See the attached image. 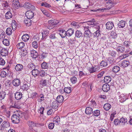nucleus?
I'll return each instance as SVG.
<instances>
[{
    "mask_svg": "<svg viewBox=\"0 0 132 132\" xmlns=\"http://www.w3.org/2000/svg\"><path fill=\"white\" fill-rule=\"evenodd\" d=\"M32 46L33 47L35 48H38V45L36 41L33 42L32 43Z\"/></svg>",
    "mask_w": 132,
    "mask_h": 132,
    "instance_id": "nucleus-57",
    "label": "nucleus"
},
{
    "mask_svg": "<svg viewBox=\"0 0 132 132\" xmlns=\"http://www.w3.org/2000/svg\"><path fill=\"white\" fill-rule=\"evenodd\" d=\"M8 54V51L7 49L3 48L1 51V55L3 56H5Z\"/></svg>",
    "mask_w": 132,
    "mask_h": 132,
    "instance_id": "nucleus-17",
    "label": "nucleus"
},
{
    "mask_svg": "<svg viewBox=\"0 0 132 132\" xmlns=\"http://www.w3.org/2000/svg\"><path fill=\"white\" fill-rule=\"evenodd\" d=\"M59 34L62 38H64L67 35L66 31L63 29H60L58 30Z\"/></svg>",
    "mask_w": 132,
    "mask_h": 132,
    "instance_id": "nucleus-9",
    "label": "nucleus"
},
{
    "mask_svg": "<svg viewBox=\"0 0 132 132\" xmlns=\"http://www.w3.org/2000/svg\"><path fill=\"white\" fill-rule=\"evenodd\" d=\"M12 5L14 8L18 9L20 6L18 0H13Z\"/></svg>",
    "mask_w": 132,
    "mask_h": 132,
    "instance_id": "nucleus-10",
    "label": "nucleus"
},
{
    "mask_svg": "<svg viewBox=\"0 0 132 132\" xmlns=\"http://www.w3.org/2000/svg\"><path fill=\"white\" fill-rule=\"evenodd\" d=\"M88 26H84L85 32L84 33V37L86 38H89L91 34V31L94 30L95 28L93 26H95L97 24L96 22L95 21L94 19H92L88 21L87 22Z\"/></svg>",
    "mask_w": 132,
    "mask_h": 132,
    "instance_id": "nucleus-1",
    "label": "nucleus"
},
{
    "mask_svg": "<svg viewBox=\"0 0 132 132\" xmlns=\"http://www.w3.org/2000/svg\"><path fill=\"white\" fill-rule=\"evenodd\" d=\"M120 93L119 92L117 93V94L119 95V99H120V102H122L125 101L127 98L126 97V96H125V95L123 93L121 94L120 95Z\"/></svg>",
    "mask_w": 132,
    "mask_h": 132,
    "instance_id": "nucleus-7",
    "label": "nucleus"
},
{
    "mask_svg": "<svg viewBox=\"0 0 132 132\" xmlns=\"http://www.w3.org/2000/svg\"><path fill=\"white\" fill-rule=\"evenodd\" d=\"M113 3V2H112L110 1H109V2H107V4H106V8H104L102 9H101L100 10L102 11H108L109 10L111 9L112 7V4Z\"/></svg>",
    "mask_w": 132,
    "mask_h": 132,
    "instance_id": "nucleus-5",
    "label": "nucleus"
},
{
    "mask_svg": "<svg viewBox=\"0 0 132 132\" xmlns=\"http://www.w3.org/2000/svg\"><path fill=\"white\" fill-rule=\"evenodd\" d=\"M9 0H3V2L2 3V6L4 7H8L9 6V4L8 2Z\"/></svg>",
    "mask_w": 132,
    "mask_h": 132,
    "instance_id": "nucleus-23",
    "label": "nucleus"
},
{
    "mask_svg": "<svg viewBox=\"0 0 132 132\" xmlns=\"http://www.w3.org/2000/svg\"><path fill=\"white\" fill-rule=\"evenodd\" d=\"M12 31L11 28H8L6 29V33L7 35H10L12 34Z\"/></svg>",
    "mask_w": 132,
    "mask_h": 132,
    "instance_id": "nucleus-43",
    "label": "nucleus"
},
{
    "mask_svg": "<svg viewBox=\"0 0 132 132\" xmlns=\"http://www.w3.org/2000/svg\"><path fill=\"white\" fill-rule=\"evenodd\" d=\"M31 54L32 57L34 58H36L38 55V53L35 51H31Z\"/></svg>",
    "mask_w": 132,
    "mask_h": 132,
    "instance_id": "nucleus-39",
    "label": "nucleus"
},
{
    "mask_svg": "<svg viewBox=\"0 0 132 132\" xmlns=\"http://www.w3.org/2000/svg\"><path fill=\"white\" fill-rule=\"evenodd\" d=\"M71 88L70 87H65L64 88V91L67 94H69L71 92Z\"/></svg>",
    "mask_w": 132,
    "mask_h": 132,
    "instance_id": "nucleus-40",
    "label": "nucleus"
},
{
    "mask_svg": "<svg viewBox=\"0 0 132 132\" xmlns=\"http://www.w3.org/2000/svg\"><path fill=\"white\" fill-rule=\"evenodd\" d=\"M27 123L30 127L37 126L38 124L37 123H35L32 121H28L27 122Z\"/></svg>",
    "mask_w": 132,
    "mask_h": 132,
    "instance_id": "nucleus-31",
    "label": "nucleus"
},
{
    "mask_svg": "<svg viewBox=\"0 0 132 132\" xmlns=\"http://www.w3.org/2000/svg\"><path fill=\"white\" fill-rule=\"evenodd\" d=\"M130 64L129 62L127 60H123L121 63V65L123 67L128 66Z\"/></svg>",
    "mask_w": 132,
    "mask_h": 132,
    "instance_id": "nucleus-16",
    "label": "nucleus"
},
{
    "mask_svg": "<svg viewBox=\"0 0 132 132\" xmlns=\"http://www.w3.org/2000/svg\"><path fill=\"white\" fill-rule=\"evenodd\" d=\"M71 80L72 83L74 84L76 82L77 80V78L75 77H73L71 78Z\"/></svg>",
    "mask_w": 132,
    "mask_h": 132,
    "instance_id": "nucleus-60",
    "label": "nucleus"
},
{
    "mask_svg": "<svg viewBox=\"0 0 132 132\" xmlns=\"http://www.w3.org/2000/svg\"><path fill=\"white\" fill-rule=\"evenodd\" d=\"M23 7L24 8L27 10H34L35 9V6L29 2H25L24 5Z\"/></svg>",
    "mask_w": 132,
    "mask_h": 132,
    "instance_id": "nucleus-4",
    "label": "nucleus"
},
{
    "mask_svg": "<svg viewBox=\"0 0 132 132\" xmlns=\"http://www.w3.org/2000/svg\"><path fill=\"white\" fill-rule=\"evenodd\" d=\"M31 21L30 19H25L24 20V22L26 25L28 26H29L31 25Z\"/></svg>",
    "mask_w": 132,
    "mask_h": 132,
    "instance_id": "nucleus-32",
    "label": "nucleus"
},
{
    "mask_svg": "<svg viewBox=\"0 0 132 132\" xmlns=\"http://www.w3.org/2000/svg\"><path fill=\"white\" fill-rule=\"evenodd\" d=\"M2 42L3 44L6 46H8L9 45V41L7 39H4Z\"/></svg>",
    "mask_w": 132,
    "mask_h": 132,
    "instance_id": "nucleus-46",
    "label": "nucleus"
},
{
    "mask_svg": "<svg viewBox=\"0 0 132 132\" xmlns=\"http://www.w3.org/2000/svg\"><path fill=\"white\" fill-rule=\"evenodd\" d=\"M2 127L4 128H7L10 126L9 123L8 121H5L2 124Z\"/></svg>",
    "mask_w": 132,
    "mask_h": 132,
    "instance_id": "nucleus-30",
    "label": "nucleus"
},
{
    "mask_svg": "<svg viewBox=\"0 0 132 132\" xmlns=\"http://www.w3.org/2000/svg\"><path fill=\"white\" fill-rule=\"evenodd\" d=\"M111 36L113 38H116L117 37V35L116 33L113 31H112L111 33Z\"/></svg>",
    "mask_w": 132,
    "mask_h": 132,
    "instance_id": "nucleus-53",
    "label": "nucleus"
},
{
    "mask_svg": "<svg viewBox=\"0 0 132 132\" xmlns=\"http://www.w3.org/2000/svg\"><path fill=\"white\" fill-rule=\"evenodd\" d=\"M58 96L56 97V101L53 102L52 104V108L54 109H56L58 108Z\"/></svg>",
    "mask_w": 132,
    "mask_h": 132,
    "instance_id": "nucleus-26",
    "label": "nucleus"
},
{
    "mask_svg": "<svg viewBox=\"0 0 132 132\" xmlns=\"http://www.w3.org/2000/svg\"><path fill=\"white\" fill-rule=\"evenodd\" d=\"M108 38L107 36L106 37L104 36L101 38L100 42L101 43H103V44H104L108 42Z\"/></svg>",
    "mask_w": 132,
    "mask_h": 132,
    "instance_id": "nucleus-28",
    "label": "nucleus"
},
{
    "mask_svg": "<svg viewBox=\"0 0 132 132\" xmlns=\"http://www.w3.org/2000/svg\"><path fill=\"white\" fill-rule=\"evenodd\" d=\"M48 54V53H47L43 52L41 55L40 59L43 60L45 59L47 56Z\"/></svg>",
    "mask_w": 132,
    "mask_h": 132,
    "instance_id": "nucleus-49",
    "label": "nucleus"
},
{
    "mask_svg": "<svg viewBox=\"0 0 132 132\" xmlns=\"http://www.w3.org/2000/svg\"><path fill=\"white\" fill-rule=\"evenodd\" d=\"M48 32L49 31L48 30H47L44 31V33L43 32L42 33V39H43V38L44 37H45L48 35Z\"/></svg>",
    "mask_w": 132,
    "mask_h": 132,
    "instance_id": "nucleus-54",
    "label": "nucleus"
},
{
    "mask_svg": "<svg viewBox=\"0 0 132 132\" xmlns=\"http://www.w3.org/2000/svg\"><path fill=\"white\" fill-rule=\"evenodd\" d=\"M101 66L103 67H105L108 65V63L107 61L102 60L100 63Z\"/></svg>",
    "mask_w": 132,
    "mask_h": 132,
    "instance_id": "nucleus-41",
    "label": "nucleus"
},
{
    "mask_svg": "<svg viewBox=\"0 0 132 132\" xmlns=\"http://www.w3.org/2000/svg\"><path fill=\"white\" fill-rule=\"evenodd\" d=\"M22 38L23 41L27 42L29 39V36L28 34H25L22 36Z\"/></svg>",
    "mask_w": 132,
    "mask_h": 132,
    "instance_id": "nucleus-25",
    "label": "nucleus"
},
{
    "mask_svg": "<svg viewBox=\"0 0 132 132\" xmlns=\"http://www.w3.org/2000/svg\"><path fill=\"white\" fill-rule=\"evenodd\" d=\"M5 93L2 92L0 93V100H1L4 99L6 95Z\"/></svg>",
    "mask_w": 132,
    "mask_h": 132,
    "instance_id": "nucleus-44",
    "label": "nucleus"
},
{
    "mask_svg": "<svg viewBox=\"0 0 132 132\" xmlns=\"http://www.w3.org/2000/svg\"><path fill=\"white\" fill-rule=\"evenodd\" d=\"M24 43L23 42H21L18 43L16 45L17 48L21 49L23 48L24 46Z\"/></svg>",
    "mask_w": 132,
    "mask_h": 132,
    "instance_id": "nucleus-38",
    "label": "nucleus"
},
{
    "mask_svg": "<svg viewBox=\"0 0 132 132\" xmlns=\"http://www.w3.org/2000/svg\"><path fill=\"white\" fill-rule=\"evenodd\" d=\"M31 96V97L32 98H35L36 97H37L38 96V95L36 93H32Z\"/></svg>",
    "mask_w": 132,
    "mask_h": 132,
    "instance_id": "nucleus-64",
    "label": "nucleus"
},
{
    "mask_svg": "<svg viewBox=\"0 0 132 132\" xmlns=\"http://www.w3.org/2000/svg\"><path fill=\"white\" fill-rule=\"evenodd\" d=\"M26 16L28 19H30L34 16V13L31 11H27L26 13Z\"/></svg>",
    "mask_w": 132,
    "mask_h": 132,
    "instance_id": "nucleus-8",
    "label": "nucleus"
},
{
    "mask_svg": "<svg viewBox=\"0 0 132 132\" xmlns=\"http://www.w3.org/2000/svg\"><path fill=\"white\" fill-rule=\"evenodd\" d=\"M58 103H61L63 100V97L61 95L58 96Z\"/></svg>",
    "mask_w": 132,
    "mask_h": 132,
    "instance_id": "nucleus-56",
    "label": "nucleus"
},
{
    "mask_svg": "<svg viewBox=\"0 0 132 132\" xmlns=\"http://www.w3.org/2000/svg\"><path fill=\"white\" fill-rule=\"evenodd\" d=\"M89 104V106H91L93 108H94L96 106L97 104L96 102H95V101L93 100H92L88 102Z\"/></svg>",
    "mask_w": 132,
    "mask_h": 132,
    "instance_id": "nucleus-29",
    "label": "nucleus"
},
{
    "mask_svg": "<svg viewBox=\"0 0 132 132\" xmlns=\"http://www.w3.org/2000/svg\"><path fill=\"white\" fill-rule=\"evenodd\" d=\"M93 114L95 116H98L100 114V111L99 110H97L93 112Z\"/></svg>",
    "mask_w": 132,
    "mask_h": 132,
    "instance_id": "nucleus-42",
    "label": "nucleus"
},
{
    "mask_svg": "<svg viewBox=\"0 0 132 132\" xmlns=\"http://www.w3.org/2000/svg\"><path fill=\"white\" fill-rule=\"evenodd\" d=\"M41 66L42 69H47L48 67L47 63L45 62H44L41 64Z\"/></svg>",
    "mask_w": 132,
    "mask_h": 132,
    "instance_id": "nucleus-47",
    "label": "nucleus"
},
{
    "mask_svg": "<svg viewBox=\"0 0 132 132\" xmlns=\"http://www.w3.org/2000/svg\"><path fill=\"white\" fill-rule=\"evenodd\" d=\"M120 70V67L118 66H116L114 67L113 68L112 71L113 72L116 73L118 72Z\"/></svg>",
    "mask_w": 132,
    "mask_h": 132,
    "instance_id": "nucleus-35",
    "label": "nucleus"
},
{
    "mask_svg": "<svg viewBox=\"0 0 132 132\" xmlns=\"http://www.w3.org/2000/svg\"><path fill=\"white\" fill-rule=\"evenodd\" d=\"M23 116L22 112L19 111H16L15 114H13L12 116V122L14 123H18L20 119Z\"/></svg>",
    "mask_w": 132,
    "mask_h": 132,
    "instance_id": "nucleus-2",
    "label": "nucleus"
},
{
    "mask_svg": "<svg viewBox=\"0 0 132 132\" xmlns=\"http://www.w3.org/2000/svg\"><path fill=\"white\" fill-rule=\"evenodd\" d=\"M67 35L68 37L71 36L74 33V30L72 29H69L66 31Z\"/></svg>",
    "mask_w": 132,
    "mask_h": 132,
    "instance_id": "nucleus-18",
    "label": "nucleus"
},
{
    "mask_svg": "<svg viewBox=\"0 0 132 132\" xmlns=\"http://www.w3.org/2000/svg\"><path fill=\"white\" fill-rule=\"evenodd\" d=\"M13 85L15 86H18L19 85L21 84L20 80L18 79H15L13 80L12 82Z\"/></svg>",
    "mask_w": 132,
    "mask_h": 132,
    "instance_id": "nucleus-12",
    "label": "nucleus"
},
{
    "mask_svg": "<svg viewBox=\"0 0 132 132\" xmlns=\"http://www.w3.org/2000/svg\"><path fill=\"white\" fill-rule=\"evenodd\" d=\"M48 22L49 24L53 26L55 25L58 23V21L57 20H50Z\"/></svg>",
    "mask_w": 132,
    "mask_h": 132,
    "instance_id": "nucleus-37",
    "label": "nucleus"
},
{
    "mask_svg": "<svg viewBox=\"0 0 132 132\" xmlns=\"http://www.w3.org/2000/svg\"><path fill=\"white\" fill-rule=\"evenodd\" d=\"M39 71L37 69H35L31 71L32 74L34 77L38 76L39 75Z\"/></svg>",
    "mask_w": 132,
    "mask_h": 132,
    "instance_id": "nucleus-19",
    "label": "nucleus"
},
{
    "mask_svg": "<svg viewBox=\"0 0 132 132\" xmlns=\"http://www.w3.org/2000/svg\"><path fill=\"white\" fill-rule=\"evenodd\" d=\"M93 109L91 107H88L86 109L85 112L87 114H91L93 113Z\"/></svg>",
    "mask_w": 132,
    "mask_h": 132,
    "instance_id": "nucleus-22",
    "label": "nucleus"
},
{
    "mask_svg": "<svg viewBox=\"0 0 132 132\" xmlns=\"http://www.w3.org/2000/svg\"><path fill=\"white\" fill-rule=\"evenodd\" d=\"M116 50L119 53H123L125 50V47L123 45H120L117 47Z\"/></svg>",
    "mask_w": 132,
    "mask_h": 132,
    "instance_id": "nucleus-15",
    "label": "nucleus"
},
{
    "mask_svg": "<svg viewBox=\"0 0 132 132\" xmlns=\"http://www.w3.org/2000/svg\"><path fill=\"white\" fill-rule=\"evenodd\" d=\"M75 36L77 38H80L82 36V34L80 31L77 30L75 33Z\"/></svg>",
    "mask_w": 132,
    "mask_h": 132,
    "instance_id": "nucleus-33",
    "label": "nucleus"
},
{
    "mask_svg": "<svg viewBox=\"0 0 132 132\" xmlns=\"http://www.w3.org/2000/svg\"><path fill=\"white\" fill-rule=\"evenodd\" d=\"M54 123L52 122L50 123L48 126V127L50 129H52L54 128Z\"/></svg>",
    "mask_w": 132,
    "mask_h": 132,
    "instance_id": "nucleus-59",
    "label": "nucleus"
},
{
    "mask_svg": "<svg viewBox=\"0 0 132 132\" xmlns=\"http://www.w3.org/2000/svg\"><path fill=\"white\" fill-rule=\"evenodd\" d=\"M111 78L110 76H106L104 77V81L106 83H109L111 80Z\"/></svg>",
    "mask_w": 132,
    "mask_h": 132,
    "instance_id": "nucleus-34",
    "label": "nucleus"
},
{
    "mask_svg": "<svg viewBox=\"0 0 132 132\" xmlns=\"http://www.w3.org/2000/svg\"><path fill=\"white\" fill-rule=\"evenodd\" d=\"M17 27V25L16 24V22L14 20L13 21V22L12 24V27L13 29H15Z\"/></svg>",
    "mask_w": 132,
    "mask_h": 132,
    "instance_id": "nucleus-61",
    "label": "nucleus"
},
{
    "mask_svg": "<svg viewBox=\"0 0 132 132\" xmlns=\"http://www.w3.org/2000/svg\"><path fill=\"white\" fill-rule=\"evenodd\" d=\"M40 84L43 86H46L47 85V80L43 79L42 80L40 81Z\"/></svg>",
    "mask_w": 132,
    "mask_h": 132,
    "instance_id": "nucleus-48",
    "label": "nucleus"
},
{
    "mask_svg": "<svg viewBox=\"0 0 132 132\" xmlns=\"http://www.w3.org/2000/svg\"><path fill=\"white\" fill-rule=\"evenodd\" d=\"M21 53L22 56H24L27 54V52L26 50L24 49L22 51Z\"/></svg>",
    "mask_w": 132,
    "mask_h": 132,
    "instance_id": "nucleus-58",
    "label": "nucleus"
},
{
    "mask_svg": "<svg viewBox=\"0 0 132 132\" xmlns=\"http://www.w3.org/2000/svg\"><path fill=\"white\" fill-rule=\"evenodd\" d=\"M125 22L123 20L120 21L118 24V25L119 28H122L125 27Z\"/></svg>",
    "mask_w": 132,
    "mask_h": 132,
    "instance_id": "nucleus-21",
    "label": "nucleus"
},
{
    "mask_svg": "<svg viewBox=\"0 0 132 132\" xmlns=\"http://www.w3.org/2000/svg\"><path fill=\"white\" fill-rule=\"evenodd\" d=\"M105 25L106 28L109 30L111 29L114 27L113 23L111 22H108Z\"/></svg>",
    "mask_w": 132,
    "mask_h": 132,
    "instance_id": "nucleus-11",
    "label": "nucleus"
},
{
    "mask_svg": "<svg viewBox=\"0 0 132 132\" xmlns=\"http://www.w3.org/2000/svg\"><path fill=\"white\" fill-rule=\"evenodd\" d=\"M40 35H36L34 36V39L36 40H37L38 41H39L40 39L42 37V34H40Z\"/></svg>",
    "mask_w": 132,
    "mask_h": 132,
    "instance_id": "nucleus-51",
    "label": "nucleus"
},
{
    "mask_svg": "<svg viewBox=\"0 0 132 132\" xmlns=\"http://www.w3.org/2000/svg\"><path fill=\"white\" fill-rule=\"evenodd\" d=\"M5 61L2 58H0V65H4L5 64Z\"/></svg>",
    "mask_w": 132,
    "mask_h": 132,
    "instance_id": "nucleus-62",
    "label": "nucleus"
},
{
    "mask_svg": "<svg viewBox=\"0 0 132 132\" xmlns=\"http://www.w3.org/2000/svg\"><path fill=\"white\" fill-rule=\"evenodd\" d=\"M60 86H61L62 88L60 89L59 92L61 94H62L64 92L63 88H64V85L63 83H60Z\"/></svg>",
    "mask_w": 132,
    "mask_h": 132,
    "instance_id": "nucleus-55",
    "label": "nucleus"
},
{
    "mask_svg": "<svg viewBox=\"0 0 132 132\" xmlns=\"http://www.w3.org/2000/svg\"><path fill=\"white\" fill-rule=\"evenodd\" d=\"M96 25L95 26H93V27H95L94 30H92V31H96L93 33V36L94 37H96L97 39L100 37L101 35V32L100 30V27L98 25Z\"/></svg>",
    "mask_w": 132,
    "mask_h": 132,
    "instance_id": "nucleus-3",
    "label": "nucleus"
},
{
    "mask_svg": "<svg viewBox=\"0 0 132 132\" xmlns=\"http://www.w3.org/2000/svg\"><path fill=\"white\" fill-rule=\"evenodd\" d=\"M41 4L42 6H44L46 7H51V5L50 4L46 3H42Z\"/></svg>",
    "mask_w": 132,
    "mask_h": 132,
    "instance_id": "nucleus-63",
    "label": "nucleus"
},
{
    "mask_svg": "<svg viewBox=\"0 0 132 132\" xmlns=\"http://www.w3.org/2000/svg\"><path fill=\"white\" fill-rule=\"evenodd\" d=\"M22 97V94L21 92H16L15 94V97L17 100H20Z\"/></svg>",
    "mask_w": 132,
    "mask_h": 132,
    "instance_id": "nucleus-14",
    "label": "nucleus"
},
{
    "mask_svg": "<svg viewBox=\"0 0 132 132\" xmlns=\"http://www.w3.org/2000/svg\"><path fill=\"white\" fill-rule=\"evenodd\" d=\"M7 75L6 72L4 71H2L0 72V76L2 77H5Z\"/></svg>",
    "mask_w": 132,
    "mask_h": 132,
    "instance_id": "nucleus-45",
    "label": "nucleus"
},
{
    "mask_svg": "<svg viewBox=\"0 0 132 132\" xmlns=\"http://www.w3.org/2000/svg\"><path fill=\"white\" fill-rule=\"evenodd\" d=\"M6 18L7 19H9L12 18V15L10 11H8L5 15Z\"/></svg>",
    "mask_w": 132,
    "mask_h": 132,
    "instance_id": "nucleus-36",
    "label": "nucleus"
},
{
    "mask_svg": "<svg viewBox=\"0 0 132 132\" xmlns=\"http://www.w3.org/2000/svg\"><path fill=\"white\" fill-rule=\"evenodd\" d=\"M110 89L109 85L107 84H104L102 87V89L103 91L105 92H108Z\"/></svg>",
    "mask_w": 132,
    "mask_h": 132,
    "instance_id": "nucleus-13",
    "label": "nucleus"
},
{
    "mask_svg": "<svg viewBox=\"0 0 132 132\" xmlns=\"http://www.w3.org/2000/svg\"><path fill=\"white\" fill-rule=\"evenodd\" d=\"M23 65L20 64H17L15 67V69L17 71H21L23 69Z\"/></svg>",
    "mask_w": 132,
    "mask_h": 132,
    "instance_id": "nucleus-20",
    "label": "nucleus"
},
{
    "mask_svg": "<svg viewBox=\"0 0 132 132\" xmlns=\"http://www.w3.org/2000/svg\"><path fill=\"white\" fill-rule=\"evenodd\" d=\"M21 87L22 89L24 90H27L29 88L28 86L26 84H23Z\"/></svg>",
    "mask_w": 132,
    "mask_h": 132,
    "instance_id": "nucleus-52",
    "label": "nucleus"
},
{
    "mask_svg": "<svg viewBox=\"0 0 132 132\" xmlns=\"http://www.w3.org/2000/svg\"><path fill=\"white\" fill-rule=\"evenodd\" d=\"M113 123L116 126H120L119 120L118 119H115Z\"/></svg>",
    "mask_w": 132,
    "mask_h": 132,
    "instance_id": "nucleus-50",
    "label": "nucleus"
},
{
    "mask_svg": "<svg viewBox=\"0 0 132 132\" xmlns=\"http://www.w3.org/2000/svg\"><path fill=\"white\" fill-rule=\"evenodd\" d=\"M103 108L106 111H108L111 108V105L109 103H106L104 104Z\"/></svg>",
    "mask_w": 132,
    "mask_h": 132,
    "instance_id": "nucleus-24",
    "label": "nucleus"
},
{
    "mask_svg": "<svg viewBox=\"0 0 132 132\" xmlns=\"http://www.w3.org/2000/svg\"><path fill=\"white\" fill-rule=\"evenodd\" d=\"M127 120L126 118H122L119 120L120 126L122 127H123L127 123Z\"/></svg>",
    "mask_w": 132,
    "mask_h": 132,
    "instance_id": "nucleus-6",
    "label": "nucleus"
},
{
    "mask_svg": "<svg viewBox=\"0 0 132 132\" xmlns=\"http://www.w3.org/2000/svg\"><path fill=\"white\" fill-rule=\"evenodd\" d=\"M95 66V67H89L88 69L89 71L91 73H93L97 71L98 70H97V68Z\"/></svg>",
    "mask_w": 132,
    "mask_h": 132,
    "instance_id": "nucleus-27",
    "label": "nucleus"
}]
</instances>
